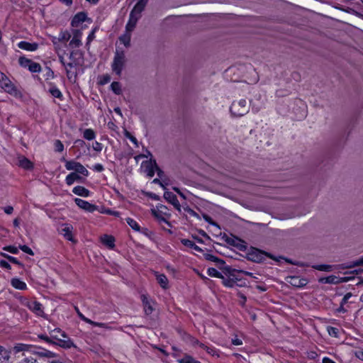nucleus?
<instances>
[{
	"mask_svg": "<svg viewBox=\"0 0 363 363\" xmlns=\"http://www.w3.org/2000/svg\"><path fill=\"white\" fill-rule=\"evenodd\" d=\"M50 335L52 340H56L54 345L60 346L64 349L76 347L73 341L68 337L65 332L60 328H55L50 331Z\"/></svg>",
	"mask_w": 363,
	"mask_h": 363,
	"instance_id": "obj_1",
	"label": "nucleus"
},
{
	"mask_svg": "<svg viewBox=\"0 0 363 363\" xmlns=\"http://www.w3.org/2000/svg\"><path fill=\"white\" fill-rule=\"evenodd\" d=\"M0 87L5 92L14 96L15 98H22L23 94L17 86L9 79V77L2 73H0Z\"/></svg>",
	"mask_w": 363,
	"mask_h": 363,
	"instance_id": "obj_2",
	"label": "nucleus"
},
{
	"mask_svg": "<svg viewBox=\"0 0 363 363\" xmlns=\"http://www.w3.org/2000/svg\"><path fill=\"white\" fill-rule=\"evenodd\" d=\"M125 63L126 58L125 52L122 50L116 49L113 62L111 64L112 71L118 76H121Z\"/></svg>",
	"mask_w": 363,
	"mask_h": 363,
	"instance_id": "obj_3",
	"label": "nucleus"
},
{
	"mask_svg": "<svg viewBox=\"0 0 363 363\" xmlns=\"http://www.w3.org/2000/svg\"><path fill=\"white\" fill-rule=\"evenodd\" d=\"M250 107L245 99L235 101L232 103L230 111L235 117H241L248 113Z\"/></svg>",
	"mask_w": 363,
	"mask_h": 363,
	"instance_id": "obj_4",
	"label": "nucleus"
},
{
	"mask_svg": "<svg viewBox=\"0 0 363 363\" xmlns=\"http://www.w3.org/2000/svg\"><path fill=\"white\" fill-rule=\"evenodd\" d=\"M264 257L274 259V257L271 254L255 247H252L247 254V259L255 262H261L264 259Z\"/></svg>",
	"mask_w": 363,
	"mask_h": 363,
	"instance_id": "obj_5",
	"label": "nucleus"
},
{
	"mask_svg": "<svg viewBox=\"0 0 363 363\" xmlns=\"http://www.w3.org/2000/svg\"><path fill=\"white\" fill-rule=\"evenodd\" d=\"M18 63L22 67L27 68L31 72L37 73L41 71V66L39 63L26 57H20Z\"/></svg>",
	"mask_w": 363,
	"mask_h": 363,
	"instance_id": "obj_6",
	"label": "nucleus"
},
{
	"mask_svg": "<svg viewBox=\"0 0 363 363\" xmlns=\"http://www.w3.org/2000/svg\"><path fill=\"white\" fill-rule=\"evenodd\" d=\"M20 301L22 305L28 307L30 311H32L38 315H40L43 313L42 304L40 303L35 301H30L26 297L21 298Z\"/></svg>",
	"mask_w": 363,
	"mask_h": 363,
	"instance_id": "obj_7",
	"label": "nucleus"
},
{
	"mask_svg": "<svg viewBox=\"0 0 363 363\" xmlns=\"http://www.w3.org/2000/svg\"><path fill=\"white\" fill-rule=\"evenodd\" d=\"M65 168L67 170H74L75 173H79L84 176H88V170L79 162L74 160L66 161Z\"/></svg>",
	"mask_w": 363,
	"mask_h": 363,
	"instance_id": "obj_8",
	"label": "nucleus"
},
{
	"mask_svg": "<svg viewBox=\"0 0 363 363\" xmlns=\"http://www.w3.org/2000/svg\"><path fill=\"white\" fill-rule=\"evenodd\" d=\"M35 348H33L30 350V354L38 355L40 357H46V358H55L57 356V354L53 352L48 350L46 349L37 347L35 345Z\"/></svg>",
	"mask_w": 363,
	"mask_h": 363,
	"instance_id": "obj_9",
	"label": "nucleus"
},
{
	"mask_svg": "<svg viewBox=\"0 0 363 363\" xmlns=\"http://www.w3.org/2000/svg\"><path fill=\"white\" fill-rule=\"evenodd\" d=\"M72 39L69 42V46L72 48H79L82 45L81 41L82 32L79 29H74L72 30Z\"/></svg>",
	"mask_w": 363,
	"mask_h": 363,
	"instance_id": "obj_10",
	"label": "nucleus"
},
{
	"mask_svg": "<svg viewBox=\"0 0 363 363\" xmlns=\"http://www.w3.org/2000/svg\"><path fill=\"white\" fill-rule=\"evenodd\" d=\"M164 198L179 211L181 212V205L177 198V196L171 191H165Z\"/></svg>",
	"mask_w": 363,
	"mask_h": 363,
	"instance_id": "obj_11",
	"label": "nucleus"
},
{
	"mask_svg": "<svg viewBox=\"0 0 363 363\" xmlns=\"http://www.w3.org/2000/svg\"><path fill=\"white\" fill-rule=\"evenodd\" d=\"M75 203L81 208L88 211V212H94L97 210V206L90 203L89 202L84 201L81 199L76 198L74 199Z\"/></svg>",
	"mask_w": 363,
	"mask_h": 363,
	"instance_id": "obj_12",
	"label": "nucleus"
},
{
	"mask_svg": "<svg viewBox=\"0 0 363 363\" xmlns=\"http://www.w3.org/2000/svg\"><path fill=\"white\" fill-rule=\"evenodd\" d=\"M73 227L70 224L65 223L62 225L60 233L65 239L69 241L75 242L72 235Z\"/></svg>",
	"mask_w": 363,
	"mask_h": 363,
	"instance_id": "obj_13",
	"label": "nucleus"
},
{
	"mask_svg": "<svg viewBox=\"0 0 363 363\" xmlns=\"http://www.w3.org/2000/svg\"><path fill=\"white\" fill-rule=\"evenodd\" d=\"M148 0H139L134 6L130 13L141 18V13L144 11Z\"/></svg>",
	"mask_w": 363,
	"mask_h": 363,
	"instance_id": "obj_14",
	"label": "nucleus"
},
{
	"mask_svg": "<svg viewBox=\"0 0 363 363\" xmlns=\"http://www.w3.org/2000/svg\"><path fill=\"white\" fill-rule=\"evenodd\" d=\"M288 282L295 287H303L308 284V280L305 278H300L298 277H288Z\"/></svg>",
	"mask_w": 363,
	"mask_h": 363,
	"instance_id": "obj_15",
	"label": "nucleus"
},
{
	"mask_svg": "<svg viewBox=\"0 0 363 363\" xmlns=\"http://www.w3.org/2000/svg\"><path fill=\"white\" fill-rule=\"evenodd\" d=\"M143 164H145V171L147 174V176L150 178H152L155 175V169L157 168V164L156 161L155 160L146 161V162H143Z\"/></svg>",
	"mask_w": 363,
	"mask_h": 363,
	"instance_id": "obj_16",
	"label": "nucleus"
},
{
	"mask_svg": "<svg viewBox=\"0 0 363 363\" xmlns=\"http://www.w3.org/2000/svg\"><path fill=\"white\" fill-rule=\"evenodd\" d=\"M141 301L143 303V306L144 308V311L146 315L151 314L154 309L152 305V301L148 298L147 296L145 294H142L140 296Z\"/></svg>",
	"mask_w": 363,
	"mask_h": 363,
	"instance_id": "obj_17",
	"label": "nucleus"
},
{
	"mask_svg": "<svg viewBox=\"0 0 363 363\" xmlns=\"http://www.w3.org/2000/svg\"><path fill=\"white\" fill-rule=\"evenodd\" d=\"M18 47L20 49L27 51H35L38 50L39 45L37 43H29L27 41H21L18 43Z\"/></svg>",
	"mask_w": 363,
	"mask_h": 363,
	"instance_id": "obj_18",
	"label": "nucleus"
},
{
	"mask_svg": "<svg viewBox=\"0 0 363 363\" xmlns=\"http://www.w3.org/2000/svg\"><path fill=\"white\" fill-rule=\"evenodd\" d=\"M341 279L342 280L340 281L337 277L335 275H330L329 277L320 279L319 281L325 284H338L341 281H347L350 279V278L344 277L342 278Z\"/></svg>",
	"mask_w": 363,
	"mask_h": 363,
	"instance_id": "obj_19",
	"label": "nucleus"
},
{
	"mask_svg": "<svg viewBox=\"0 0 363 363\" xmlns=\"http://www.w3.org/2000/svg\"><path fill=\"white\" fill-rule=\"evenodd\" d=\"M140 18L130 13L129 19L125 25V30L132 32Z\"/></svg>",
	"mask_w": 363,
	"mask_h": 363,
	"instance_id": "obj_20",
	"label": "nucleus"
},
{
	"mask_svg": "<svg viewBox=\"0 0 363 363\" xmlns=\"http://www.w3.org/2000/svg\"><path fill=\"white\" fill-rule=\"evenodd\" d=\"M227 241L229 244L238 247L240 250H245L247 248L246 243L238 238H229Z\"/></svg>",
	"mask_w": 363,
	"mask_h": 363,
	"instance_id": "obj_21",
	"label": "nucleus"
},
{
	"mask_svg": "<svg viewBox=\"0 0 363 363\" xmlns=\"http://www.w3.org/2000/svg\"><path fill=\"white\" fill-rule=\"evenodd\" d=\"M86 18V15L84 13H78L74 16L71 24L73 27H79L81 23L85 21Z\"/></svg>",
	"mask_w": 363,
	"mask_h": 363,
	"instance_id": "obj_22",
	"label": "nucleus"
},
{
	"mask_svg": "<svg viewBox=\"0 0 363 363\" xmlns=\"http://www.w3.org/2000/svg\"><path fill=\"white\" fill-rule=\"evenodd\" d=\"M33 348H35V345L18 343L13 347V351L16 353L20 352H29L30 353V350Z\"/></svg>",
	"mask_w": 363,
	"mask_h": 363,
	"instance_id": "obj_23",
	"label": "nucleus"
},
{
	"mask_svg": "<svg viewBox=\"0 0 363 363\" xmlns=\"http://www.w3.org/2000/svg\"><path fill=\"white\" fill-rule=\"evenodd\" d=\"M101 241L110 249L115 247V238L112 235H104L101 237Z\"/></svg>",
	"mask_w": 363,
	"mask_h": 363,
	"instance_id": "obj_24",
	"label": "nucleus"
},
{
	"mask_svg": "<svg viewBox=\"0 0 363 363\" xmlns=\"http://www.w3.org/2000/svg\"><path fill=\"white\" fill-rule=\"evenodd\" d=\"M11 284L13 287H14L15 289H18V290L27 289L26 284L18 278H13L11 280Z\"/></svg>",
	"mask_w": 363,
	"mask_h": 363,
	"instance_id": "obj_25",
	"label": "nucleus"
},
{
	"mask_svg": "<svg viewBox=\"0 0 363 363\" xmlns=\"http://www.w3.org/2000/svg\"><path fill=\"white\" fill-rule=\"evenodd\" d=\"M72 192L77 196H84V197L89 196V194H90L89 190H88L87 189H86L85 187H84L82 186H75L73 189Z\"/></svg>",
	"mask_w": 363,
	"mask_h": 363,
	"instance_id": "obj_26",
	"label": "nucleus"
},
{
	"mask_svg": "<svg viewBox=\"0 0 363 363\" xmlns=\"http://www.w3.org/2000/svg\"><path fill=\"white\" fill-rule=\"evenodd\" d=\"M131 32L125 30V33L119 37V40L126 48L130 46Z\"/></svg>",
	"mask_w": 363,
	"mask_h": 363,
	"instance_id": "obj_27",
	"label": "nucleus"
},
{
	"mask_svg": "<svg viewBox=\"0 0 363 363\" xmlns=\"http://www.w3.org/2000/svg\"><path fill=\"white\" fill-rule=\"evenodd\" d=\"M82 179V177L75 172H72L69 174L65 179L66 183L67 185L70 186L74 184L76 181H79Z\"/></svg>",
	"mask_w": 363,
	"mask_h": 363,
	"instance_id": "obj_28",
	"label": "nucleus"
},
{
	"mask_svg": "<svg viewBox=\"0 0 363 363\" xmlns=\"http://www.w3.org/2000/svg\"><path fill=\"white\" fill-rule=\"evenodd\" d=\"M181 242L186 247L194 249L197 252H203L202 249L196 245L194 242L188 239H182Z\"/></svg>",
	"mask_w": 363,
	"mask_h": 363,
	"instance_id": "obj_29",
	"label": "nucleus"
},
{
	"mask_svg": "<svg viewBox=\"0 0 363 363\" xmlns=\"http://www.w3.org/2000/svg\"><path fill=\"white\" fill-rule=\"evenodd\" d=\"M9 352L2 346H0V363H9Z\"/></svg>",
	"mask_w": 363,
	"mask_h": 363,
	"instance_id": "obj_30",
	"label": "nucleus"
},
{
	"mask_svg": "<svg viewBox=\"0 0 363 363\" xmlns=\"http://www.w3.org/2000/svg\"><path fill=\"white\" fill-rule=\"evenodd\" d=\"M157 282L160 284L161 287L163 289H167L168 286V279L167 277L162 274H157L156 275Z\"/></svg>",
	"mask_w": 363,
	"mask_h": 363,
	"instance_id": "obj_31",
	"label": "nucleus"
},
{
	"mask_svg": "<svg viewBox=\"0 0 363 363\" xmlns=\"http://www.w3.org/2000/svg\"><path fill=\"white\" fill-rule=\"evenodd\" d=\"M220 279H222L223 284L226 287L233 288L237 285V280L233 278H225L223 276V278Z\"/></svg>",
	"mask_w": 363,
	"mask_h": 363,
	"instance_id": "obj_32",
	"label": "nucleus"
},
{
	"mask_svg": "<svg viewBox=\"0 0 363 363\" xmlns=\"http://www.w3.org/2000/svg\"><path fill=\"white\" fill-rule=\"evenodd\" d=\"M19 166L26 169H30L33 167L32 162L24 157L19 159Z\"/></svg>",
	"mask_w": 363,
	"mask_h": 363,
	"instance_id": "obj_33",
	"label": "nucleus"
},
{
	"mask_svg": "<svg viewBox=\"0 0 363 363\" xmlns=\"http://www.w3.org/2000/svg\"><path fill=\"white\" fill-rule=\"evenodd\" d=\"M95 137H96V133L91 128L85 129L83 131V138L86 140H92L95 138Z\"/></svg>",
	"mask_w": 363,
	"mask_h": 363,
	"instance_id": "obj_34",
	"label": "nucleus"
},
{
	"mask_svg": "<svg viewBox=\"0 0 363 363\" xmlns=\"http://www.w3.org/2000/svg\"><path fill=\"white\" fill-rule=\"evenodd\" d=\"M177 362L179 363H201L199 361L195 359L193 357L185 354L183 358L178 359Z\"/></svg>",
	"mask_w": 363,
	"mask_h": 363,
	"instance_id": "obj_35",
	"label": "nucleus"
},
{
	"mask_svg": "<svg viewBox=\"0 0 363 363\" xmlns=\"http://www.w3.org/2000/svg\"><path fill=\"white\" fill-rule=\"evenodd\" d=\"M111 89L114 94L117 95H120L122 93L121 85L118 82H112L111 84Z\"/></svg>",
	"mask_w": 363,
	"mask_h": 363,
	"instance_id": "obj_36",
	"label": "nucleus"
},
{
	"mask_svg": "<svg viewBox=\"0 0 363 363\" xmlns=\"http://www.w3.org/2000/svg\"><path fill=\"white\" fill-rule=\"evenodd\" d=\"M186 342L191 344L193 346H199L201 347H204V344L200 342L196 338L194 337L191 335H188L186 337Z\"/></svg>",
	"mask_w": 363,
	"mask_h": 363,
	"instance_id": "obj_37",
	"label": "nucleus"
},
{
	"mask_svg": "<svg viewBox=\"0 0 363 363\" xmlns=\"http://www.w3.org/2000/svg\"><path fill=\"white\" fill-rule=\"evenodd\" d=\"M71 38V34L68 31H63L59 34L57 40L59 42L66 43Z\"/></svg>",
	"mask_w": 363,
	"mask_h": 363,
	"instance_id": "obj_38",
	"label": "nucleus"
},
{
	"mask_svg": "<svg viewBox=\"0 0 363 363\" xmlns=\"http://www.w3.org/2000/svg\"><path fill=\"white\" fill-rule=\"evenodd\" d=\"M126 222L133 230H134L135 231L140 230V225L134 219H133L131 218H127Z\"/></svg>",
	"mask_w": 363,
	"mask_h": 363,
	"instance_id": "obj_39",
	"label": "nucleus"
},
{
	"mask_svg": "<svg viewBox=\"0 0 363 363\" xmlns=\"http://www.w3.org/2000/svg\"><path fill=\"white\" fill-rule=\"evenodd\" d=\"M207 273L208 275L210 277H216L219 279L223 278V274L213 267L208 268L207 270Z\"/></svg>",
	"mask_w": 363,
	"mask_h": 363,
	"instance_id": "obj_40",
	"label": "nucleus"
},
{
	"mask_svg": "<svg viewBox=\"0 0 363 363\" xmlns=\"http://www.w3.org/2000/svg\"><path fill=\"white\" fill-rule=\"evenodd\" d=\"M22 359L18 363H38L37 359L31 356H26L25 354H22Z\"/></svg>",
	"mask_w": 363,
	"mask_h": 363,
	"instance_id": "obj_41",
	"label": "nucleus"
},
{
	"mask_svg": "<svg viewBox=\"0 0 363 363\" xmlns=\"http://www.w3.org/2000/svg\"><path fill=\"white\" fill-rule=\"evenodd\" d=\"M204 257L206 260H208V261H211V262H216V263H220V262L224 263V262L223 260H221L218 257L214 256L213 255H211V254H205Z\"/></svg>",
	"mask_w": 363,
	"mask_h": 363,
	"instance_id": "obj_42",
	"label": "nucleus"
},
{
	"mask_svg": "<svg viewBox=\"0 0 363 363\" xmlns=\"http://www.w3.org/2000/svg\"><path fill=\"white\" fill-rule=\"evenodd\" d=\"M50 92L52 94V96H53L55 98H57V99H62V92L60 91L59 89H57L55 86H53V87L50 88Z\"/></svg>",
	"mask_w": 363,
	"mask_h": 363,
	"instance_id": "obj_43",
	"label": "nucleus"
},
{
	"mask_svg": "<svg viewBox=\"0 0 363 363\" xmlns=\"http://www.w3.org/2000/svg\"><path fill=\"white\" fill-rule=\"evenodd\" d=\"M93 326L100 327L106 329H110V327L108 325V324L104 323H99V322H94L90 319L87 320V323Z\"/></svg>",
	"mask_w": 363,
	"mask_h": 363,
	"instance_id": "obj_44",
	"label": "nucleus"
},
{
	"mask_svg": "<svg viewBox=\"0 0 363 363\" xmlns=\"http://www.w3.org/2000/svg\"><path fill=\"white\" fill-rule=\"evenodd\" d=\"M54 146H55V150L56 152H61L64 150V145L59 140H56L55 141Z\"/></svg>",
	"mask_w": 363,
	"mask_h": 363,
	"instance_id": "obj_45",
	"label": "nucleus"
},
{
	"mask_svg": "<svg viewBox=\"0 0 363 363\" xmlns=\"http://www.w3.org/2000/svg\"><path fill=\"white\" fill-rule=\"evenodd\" d=\"M315 269L324 272H330L332 269V266L327 264H320L313 267Z\"/></svg>",
	"mask_w": 363,
	"mask_h": 363,
	"instance_id": "obj_46",
	"label": "nucleus"
},
{
	"mask_svg": "<svg viewBox=\"0 0 363 363\" xmlns=\"http://www.w3.org/2000/svg\"><path fill=\"white\" fill-rule=\"evenodd\" d=\"M38 337L40 340H43L45 341L46 342L49 343V344L54 345L55 343V341L52 340L50 335V337H48V336H47L45 335L41 334V335H38Z\"/></svg>",
	"mask_w": 363,
	"mask_h": 363,
	"instance_id": "obj_47",
	"label": "nucleus"
},
{
	"mask_svg": "<svg viewBox=\"0 0 363 363\" xmlns=\"http://www.w3.org/2000/svg\"><path fill=\"white\" fill-rule=\"evenodd\" d=\"M23 252L27 253L30 255H33V251L27 245H20L18 247Z\"/></svg>",
	"mask_w": 363,
	"mask_h": 363,
	"instance_id": "obj_48",
	"label": "nucleus"
},
{
	"mask_svg": "<svg viewBox=\"0 0 363 363\" xmlns=\"http://www.w3.org/2000/svg\"><path fill=\"white\" fill-rule=\"evenodd\" d=\"M124 135L127 138L130 139V140L132 143H133L137 147L138 146V140H137L136 138H135L133 135H132L130 132H128V130H125Z\"/></svg>",
	"mask_w": 363,
	"mask_h": 363,
	"instance_id": "obj_49",
	"label": "nucleus"
},
{
	"mask_svg": "<svg viewBox=\"0 0 363 363\" xmlns=\"http://www.w3.org/2000/svg\"><path fill=\"white\" fill-rule=\"evenodd\" d=\"M184 210L187 213H189L191 216H193V217H195V218H200L199 214L195 211H194L193 209L189 208V206L184 207Z\"/></svg>",
	"mask_w": 363,
	"mask_h": 363,
	"instance_id": "obj_50",
	"label": "nucleus"
},
{
	"mask_svg": "<svg viewBox=\"0 0 363 363\" xmlns=\"http://www.w3.org/2000/svg\"><path fill=\"white\" fill-rule=\"evenodd\" d=\"M4 250L8 251L12 254H18V249L16 247L9 245L3 248Z\"/></svg>",
	"mask_w": 363,
	"mask_h": 363,
	"instance_id": "obj_51",
	"label": "nucleus"
},
{
	"mask_svg": "<svg viewBox=\"0 0 363 363\" xmlns=\"http://www.w3.org/2000/svg\"><path fill=\"white\" fill-rule=\"evenodd\" d=\"M6 259L11 263L17 264L20 267H23V264L19 262L17 258L12 257V256H6Z\"/></svg>",
	"mask_w": 363,
	"mask_h": 363,
	"instance_id": "obj_52",
	"label": "nucleus"
},
{
	"mask_svg": "<svg viewBox=\"0 0 363 363\" xmlns=\"http://www.w3.org/2000/svg\"><path fill=\"white\" fill-rule=\"evenodd\" d=\"M93 149L96 152H101L103 149V145L97 141H95L92 145Z\"/></svg>",
	"mask_w": 363,
	"mask_h": 363,
	"instance_id": "obj_53",
	"label": "nucleus"
},
{
	"mask_svg": "<svg viewBox=\"0 0 363 363\" xmlns=\"http://www.w3.org/2000/svg\"><path fill=\"white\" fill-rule=\"evenodd\" d=\"M328 333L330 335L337 337L338 334V329L334 327H329L328 328Z\"/></svg>",
	"mask_w": 363,
	"mask_h": 363,
	"instance_id": "obj_54",
	"label": "nucleus"
},
{
	"mask_svg": "<svg viewBox=\"0 0 363 363\" xmlns=\"http://www.w3.org/2000/svg\"><path fill=\"white\" fill-rule=\"evenodd\" d=\"M352 296V293L349 292V293H347L343 298L342 299L341 301V305L343 306L344 304L347 303L349 301V299Z\"/></svg>",
	"mask_w": 363,
	"mask_h": 363,
	"instance_id": "obj_55",
	"label": "nucleus"
},
{
	"mask_svg": "<svg viewBox=\"0 0 363 363\" xmlns=\"http://www.w3.org/2000/svg\"><path fill=\"white\" fill-rule=\"evenodd\" d=\"M104 213L106 214H108V215H111V216H116V217H118L120 216V212L118 211H113L111 209H106L104 211Z\"/></svg>",
	"mask_w": 363,
	"mask_h": 363,
	"instance_id": "obj_56",
	"label": "nucleus"
},
{
	"mask_svg": "<svg viewBox=\"0 0 363 363\" xmlns=\"http://www.w3.org/2000/svg\"><path fill=\"white\" fill-rule=\"evenodd\" d=\"M152 213L156 218H158L160 222H164L167 223L168 225H170V223L164 218L159 216L158 213L155 211H153Z\"/></svg>",
	"mask_w": 363,
	"mask_h": 363,
	"instance_id": "obj_57",
	"label": "nucleus"
},
{
	"mask_svg": "<svg viewBox=\"0 0 363 363\" xmlns=\"http://www.w3.org/2000/svg\"><path fill=\"white\" fill-rule=\"evenodd\" d=\"M111 81V77L108 74L104 75L101 79V84H106Z\"/></svg>",
	"mask_w": 363,
	"mask_h": 363,
	"instance_id": "obj_58",
	"label": "nucleus"
},
{
	"mask_svg": "<svg viewBox=\"0 0 363 363\" xmlns=\"http://www.w3.org/2000/svg\"><path fill=\"white\" fill-rule=\"evenodd\" d=\"M0 267L6 269H11L10 264L6 260H0Z\"/></svg>",
	"mask_w": 363,
	"mask_h": 363,
	"instance_id": "obj_59",
	"label": "nucleus"
},
{
	"mask_svg": "<svg viewBox=\"0 0 363 363\" xmlns=\"http://www.w3.org/2000/svg\"><path fill=\"white\" fill-rule=\"evenodd\" d=\"M203 218L209 224L213 225H217V224L212 220V218L206 214H203Z\"/></svg>",
	"mask_w": 363,
	"mask_h": 363,
	"instance_id": "obj_60",
	"label": "nucleus"
},
{
	"mask_svg": "<svg viewBox=\"0 0 363 363\" xmlns=\"http://www.w3.org/2000/svg\"><path fill=\"white\" fill-rule=\"evenodd\" d=\"M75 311L78 315V316L80 318V319L83 321H84L85 323H87V320H89L88 318L85 317L79 310V308L77 307H75Z\"/></svg>",
	"mask_w": 363,
	"mask_h": 363,
	"instance_id": "obj_61",
	"label": "nucleus"
},
{
	"mask_svg": "<svg viewBox=\"0 0 363 363\" xmlns=\"http://www.w3.org/2000/svg\"><path fill=\"white\" fill-rule=\"evenodd\" d=\"M94 32L95 30H93L88 35L86 45H88L94 38Z\"/></svg>",
	"mask_w": 363,
	"mask_h": 363,
	"instance_id": "obj_62",
	"label": "nucleus"
},
{
	"mask_svg": "<svg viewBox=\"0 0 363 363\" xmlns=\"http://www.w3.org/2000/svg\"><path fill=\"white\" fill-rule=\"evenodd\" d=\"M361 265H363V257H360L359 259L354 261L352 264V266H361Z\"/></svg>",
	"mask_w": 363,
	"mask_h": 363,
	"instance_id": "obj_63",
	"label": "nucleus"
},
{
	"mask_svg": "<svg viewBox=\"0 0 363 363\" xmlns=\"http://www.w3.org/2000/svg\"><path fill=\"white\" fill-rule=\"evenodd\" d=\"M94 170L99 172H101L104 170V167L102 164H96L94 166Z\"/></svg>",
	"mask_w": 363,
	"mask_h": 363,
	"instance_id": "obj_64",
	"label": "nucleus"
}]
</instances>
